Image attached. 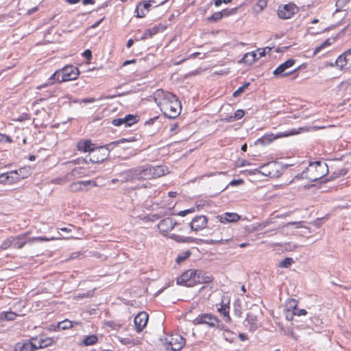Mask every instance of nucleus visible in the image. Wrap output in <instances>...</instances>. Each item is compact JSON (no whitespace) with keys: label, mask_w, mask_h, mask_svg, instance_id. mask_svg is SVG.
Listing matches in <instances>:
<instances>
[{"label":"nucleus","mask_w":351,"mask_h":351,"mask_svg":"<svg viewBox=\"0 0 351 351\" xmlns=\"http://www.w3.org/2000/svg\"><path fill=\"white\" fill-rule=\"evenodd\" d=\"M73 326L72 322L68 319L60 322L57 326L58 329L66 330Z\"/></svg>","instance_id":"39"},{"label":"nucleus","mask_w":351,"mask_h":351,"mask_svg":"<svg viewBox=\"0 0 351 351\" xmlns=\"http://www.w3.org/2000/svg\"><path fill=\"white\" fill-rule=\"evenodd\" d=\"M59 78H61L60 71L59 70H57L54 73H53L50 76V77L47 80V81L45 83L37 86V89L40 90L42 88L51 86L54 84L56 82H58V79Z\"/></svg>","instance_id":"23"},{"label":"nucleus","mask_w":351,"mask_h":351,"mask_svg":"<svg viewBox=\"0 0 351 351\" xmlns=\"http://www.w3.org/2000/svg\"><path fill=\"white\" fill-rule=\"evenodd\" d=\"M193 212H195V208H190V209H187V210L180 211L179 213H178V215L182 216V217H184L187 214L191 213H193Z\"/></svg>","instance_id":"51"},{"label":"nucleus","mask_w":351,"mask_h":351,"mask_svg":"<svg viewBox=\"0 0 351 351\" xmlns=\"http://www.w3.org/2000/svg\"><path fill=\"white\" fill-rule=\"evenodd\" d=\"M60 238L59 237H32V238H29L28 239V242H30V243H32V242H34V241H54V240H57V239H59Z\"/></svg>","instance_id":"36"},{"label":"nucleus","mask_w":351,"mask_h":351,"mask_svg":"<svg viewBox=\"0 0 351 351\" xmlns=\"http://www.w3.org/2000/svg\"><path fill=\"white\" fill-rule=\"evenodd\" d=\"M153 178L162 176L168 173V169L165 166L152 167Z\"/></svg>","instance_id":"31"},{"label":"nucleus","mask_w":351,"mask_h":351,"mask_svg":"<svg viewBox=\"0 0 351 351\" xmlns=\"http://www.w3.org/2000/svg\"><path fill=\"white\" fill-rule=\"evenodd\" d=\"M308 131H309V129L307 128H300L298 130L293 129L289 132H280V133H278L276 134H267L263 136L261 138H258L257 140L256 143L264 145L271 143L274 140L280 138L287 137L289 136L300 134L302 132H308Z\"/></svg>","instance_id":"4"},{"label":"nucleus","mask_w":351,"mask_h":351,"mask_svg":"<svg viewBox=\"0 0 351 351\" xmlns=\"http://www.w3.org/2000/svg\"><path fill=\"white\" fill-rule=\"evenodd\" d=\"M348 61L345 55H341L338 57L336 60V66L340 69H348L349 66H348Z\"/></svg>","instance_id":"33"},{"label":"nucleus","mask_w":351,"mask_h":351,"mask_svg":"<svg viewBox=\"0 0 351 351\" xmlns=\"http://www.w3.org/2000/svg\"><path fill=\"white\" fill-rule=\"evenodd\" d=\"M77 147L79 151L84 152H89V154L95 148L90 140L82 141L77 143Z\"/></svg>","instance_id":"25"},{"label":"nucleus","mask_w":351,"mask_h":351,"mask_svg":"<svg viewBox=\"0 0 351 351\" xmlns=\"http://www.w3.org/2000/svg\"><path fill=\"white\" fill-rule=\"evenodd\" d=\"M257 60V53H256L255 51H252L245 53L243 58L240 60L239 62L251 65Z\"/></svg>","instance_id":"26"},{"label":"nucleus","mask_w":351,"mask_h":351,"mask_svg":"<svg viewBox=\"0 0 351 351\" xmlns=\"http://www.w3.org/2000/svg\"><path fill=\"white\" fill-rule=\"evenodd\" d=\"M224 14H228L226 10H223L222 12H217L213 14L212 16L208 19V20L209 21L216 22L218 20L221 19Z\"/></svg>","instance_id":"35"},{"label":"nucleus","mask_w":351,"mask_h":351,"mask_svg":"<svg viewBox=\"0 0 351 351\" xmlns=\"http://www.w3.org/2000/svg\"><path fill=\"white\" fill-rule=\"evenodd\" d=\"M217 218L221 223L236 222L240 219V216L234 213H226L221 215L217 216Z\"/></svg>","instance_id":"21"},{"label":"nucleus","mask_w":351,"mask_h":351,"mask_svg":"<svg viewBox=\"0 0 351 351\" xmlns=\"http://www.w3.org/2000/svg\"><path fill=\"white\" fill-rule=\"evenodd\" d=\"M223 335L225 339L229 342H232L235 339V335L229 330H226L225 332H223Z\"/></svg>","instance_id":"41"},{"label":"nucleus","mask_w":351,"mask_h":351,"mask_svg":"<svg viewBox=\"0 0 351 351\" xmlns=\"http://www.w3.org/2000/svg\"><path fill=\"white\" fill-rule=\"evenodd\" d=\"M71 174L75 177H82L86 176V170L84 167H76L73 169Z\"/></svg>","instance_id":"38"},{"label":"nucleus","mask_w":351,"mask_h":351,"mask_svg":"<svg viewBox=\"0 0 351 351\" xmlns=\"http://www.w3.org/2000/svg\"><path fill=\"white\" fill-rule=\"evenodd\" d=\"M176 225L177 222L173 219L167 217L160 221L158 224V228L160 232L163 236H167L169 238L178 243H192L196 241V239L190 237H184L176 234H168Z\"/></svg>","instance_id":"2"},{"label":"nucleus","mask_w":351,"mask_h":351,"mask_svg":"<svg viewBox=\"0 0 351 351\" xmlns=\"http://www.w3.org/2000/svg\"><path fill=\"white\" fill-rule=\"evenodd\" d=\"M218 312L223 316L224 321L226 322H230L231 321V318L229 315L230 310V301L228 300L227 302H224L223 300L221 302V307L219 308Z\"/></svg>","instance_id":"22"},{"label":"nucleus","mask_w":351,"mask_h":351,"mask_svg":"<svg viewBox=\"0 0 351 351\" xmlns=\"http://www.w3.org/2000/svg\"><path fill=\"white\" fill-rule=\"evenodd\" d=\"M190 255V252H186L184 256H178L176 259L178 263H181L184 261L186 258H188Z\"/></svg>","instance_id":"54"},{"label":"nucleus","mask_w":351,"mask_h":351,"mask_svg":"<svg viewBox=\"0 0 351 351\" xmlns=\"http://www.w3.org/2000/svg\"><path fill=\"white\" fill-rule=\"evenodd\" d=\"M294 226L296 228H300V223H298V222H290V223H286L285 225H284L282 226V228H288L290 226Z\"/></svg>","instance_id":"52"},{"label":"nucleus","mask_w":351,"mask_h":351,"mask_svg":"<svg viewBox=\"0 0 351 351\" xmlns=\"http://www.w3.org/2000/svg\"><path fill=\"white\" fill-rule=\"evenodd\" d=\"M12 172L14 173V176L17 177V182L21 179L27 178L28 176L30 174L29 169L26 167L12 171Z\"/></svg>","instance_id":"30"},{"label":"nucleus","mask_w":351,"mask_h":351,"mask_svg":"<svg viewBox=\"0 0 351 351\" xmlns=\"http://www.w3.org/2000/svg\"><path fill=\"white\" fill-rule=\"evenodd\" d=\"M69 187L71 191L75 192L82 190V186L80 181L71 184Z\"/></svg>","instance_id":"42"},{"label":"nucleus","mask_w":351,"mask_h":351,"mask_svg":"<svg viewBox=\"0 0 351 351\" xmlns=\"http://www.w3.org/2000/svg\"><path fill=\"white\" fill-rule=\"evenodd\" d=\"M328 173V166L324 162H314L309 165L301 173L302 179H307L311 182H315Z\"/></svg>","instance_id":"3"},{"label":"nucleus","mask_w":351,"mask_h":351,"mask_svg":"<svg viewBox=\"0 0 351 351\" xmlns=\"http://www.w3.org/2000/svg\"><path fill=\"white\" fill-rule=\"evenodd\" d=\"M295 60L293 59H289L284 63L279 65L273 72L274 75L278 77H284L291 74L295 70L290 71Z\"/></svg>","instance_id":"6"},{"label":"nucleus","mask_w":351,"mask_h":351,"mask_svg":"<svg viewBox=\"0 0 351 351\" xmlns=\"http://www.w3.org/2000/svg\"><path fill=\"white\" fill-rule=\"evenodd\" d=\"M12 243H13V239H12V237H10L3 241L0 247L2 250H5V249L10 247L12 245Z\"/></svg>","instance_id":"43"},{"label":"nucleus","mask_w":351,"mask_h":351,"mask_svg":"<svg viewBox=\"0 0 351 351\" xmlns=\"http://www.w3.org/2000/svg\"><path fill=\"white\" fill-rule=\"evenodd\" d=\"M59 71L61 78L58 79V82L75 80L80 74L78 69L71 65L66 66Z\"/></svg>","instance_id":"5"},{"label":"nucleus","mask_w":351,"mask_h":351,"mask_svg":"<svg viewBox=\"0 0 351 351\" xmlns=\"http://www.w3.org/2000/svg\"><path fill=\"white\" fill-rule=\"evenodd\" d=\"M246 322L250 326V330L252 331L255 330L260 326L257 317L251 313L247 315Z\"/></svg>","instance_id":"28"},{"label":"nucleus","mask_w":351,"mask_h":351,"mask_svg":"<svg viewBox=\"0 0 351 351\" xmlns=\"http://www.w3.org/2000/svg\"><path fill=\"white\" fill-rule=\"evenodd\" d=\"M156 31L155 29H153V32H152V31H151V30H149V29H147V30L144 32L143 35L141 37V38H140V39H141V40H145V39H147V38H148L152 37V34H156Z\"/></svg>","instance_id":"47"},{"label":"nucleus","mask_w":351,"mask_h":351,"mask_svg":"<svg viewBox=\"0 0 351 351\" xmlns=\"http://www.w3.org/2000/svg\"><path fill=\"white\" fill-rule=\"evenodd\" d=\"M38 337L32 338V341H25L23 343H19L15 346L16 351H34L37 350L36 343L32 341H37Z\"/></svg>","instance_id":"16"},{"label":"nucleus","mask_w":351,"mask_h":351,"mask_svg":"<svg viewBox=\"0 0 351 351\" xmlns=\"http://www.w3.org/2000/svg\"><path fill=\"white\" fill-rule=\"evenodd\" d=\"M215 326L219 328L220 330H223V332H225V330H226V329H225L223 324H219V322Z\"/></svg>","instance_id":"63"},{"label":"nucleus","mask_w":351,"mask_h":351,"mask_svg":"<svg viewBox=\"0 0 351 351\" xmlns=\"http://www.w3.org/2000/svg\"><path fill=\"white\" fill-rule=\"evenodd\" d=\"M293 263V260L291 258H285L283 261L280 262L278 266L280 267H289Z\"/></svg>","instance_id":"40"},{"label":"nucleus","mask_w":351,"mask_h":351,"mask_svg":"<svg viewBox=\"0 0 351 351\" xmlns=\"http://www.w3.org/2000/svg\"><path fill=\"white\" fill-rule=\"evenodd\" d=\"M154 97L155 102L167 117L175 119L180 114V102L173 94L158 89Z\"/></svg>","instance_id":"1"},{"label":"nucleus","mask_w":351,"mask_h":351,"mask_svg":"<svg viewBox=\"0 0 351 351\" xmlns=\"http://www.w3.org/2000/svg\"><path fill=\"white\" fill-rule=\"evenodd\" d=\"M26 235L27 234H23L15 237H12V239H13V246L18 249L22 248L28 241L26 239Z\"/></svg>","instance_id":"27"},{"label":"nucleus","mask_w":351,"mask_h":351,"mask_svg":"<svg viewBox=\"0 0 351 351\" xmlns=\"http://www.w3.org/2000/svg\"><path fill=\"white\" fill-rule=\"evenodd\" d=\"M331 45H332V42H330V38L326 39L324 43H322L321 45H319L315 49L313 54L315 55V54L318 53L322 49H324V48H326Z\"/></svg>","instance_id":"37"},{"label":"nucleus","mask_w":351,"mask_h":351,"mask_svg":"<svg viewBox=\"0 0 351 351\" xmlns=\"http://www.w3.org/2000/svg\"><path fill=\"white\" fill-rule=\"evenodd\" d=\"M271 49L267 47L265 49H258L256 53H257L258 60L261 57L264 56L267 52L270 51Z\"/></svg>","instance_id":"46"},{"label":"nucleus","mask_w":351,"mask_h":351,"mask_svg":"<svg viewBox=\"0 0 351 351\" xmlns=\"http://www.w3.org/2000/svg\"><path fill=\"white\" fill-rule=\"evenodd\" d=\"M195 274L196 270L189 269L177 279V283L178 285H183L187 287H192L195 285Z\"/></svg>","instance_id":"9"},{"label":"nucleus","mask_w":351,"mask_h":351,"mask_svg":"<svg viewBox=\"0 0 351 351\" xmlns=\"http://www.w3.org/2000/svg\"><path fill=\"white\" fill-rule=\"evenodd\" d=\"M54 343V339L51 337H43L41 336L36 343L37 349L44 348L52 345Z\"/></svg>","instance_id":"29"},{"label":"nucleus","mask_w":351,"mask_h":351,"mask_svg":"<svg viewBox=\"0 0 351 351\" xmlns=\"http://www.w3.org/2000/svg\"><path fill=\"white\" fill-rule=\"evenodd\" d=\"M110 182L112 183V184L118 183L119 184H121V180H120V177L119 178H114V179H112L110 181Z\"/></svg>","instance_id":"61"},{"label":"nucleus","mask_w":351,"mask_h":351,"mask_svg":"<svg viewBox=\"0 0 351 351\" xmlns=\"http://www.w3.org/2000/svg\"><path fill=\"white\" fill-rule=\"evenodd\" d=\"M298 11V7L293 3L280 5L278 10V15L282 19L291 18Z\"/></svg>","instance_id":"7"},{"label":"nucleus","mask_w":351,"mask_h":351,"mask_svg":"<svg viewBox=\"0 0 351 351\" xmlns=\"http://www.w3.org/2000/svg\"><path fill=\"white\" fill-rule=\"evenodd\" d=\"M84 56H85V58L88 60H90L92 57V54H91V51L89 49H86L84 52Z\"/></svg>","instance_id":"56"},{"label":"nucleus","mask_w":351,"mask_h":351,"mask_svg":"<svg viewBox=\"0 0 351 351\" xmlns=\"http://www.w3.org/2000/svg\"><path fill=\"white\" fill-rule=\"evenodd\" d=\"M12 141L9 136L0 133V142L11 143Z\"/></svg>","instance_id":"48"},{"label":"nucleus","mask_w":351,"mask_h":351,"mask_svg":"<svg viewBox=\"0 0 351 351\" xmlns=\"http://www.w3.org/2000/svg\"><path fill=\"white\" fill-rule=\"evenodd\" d=\"M136 122V117L128 114L124 118H118L115 119L112 121V124L115 126H120L121 125H125V126H130L133 123Z\"/></svg>","instance_id":"19"},{"label":"nucleus","mask_w":351,"mask_h":351,"mask_svg":"<svg viewBox=\"0 0 351 351\" xmlns=\"http://www.w3.org/2000/svg\"><path fill=\"white\" fill-rule=\"evenodd\" d=\"M104 18H102L101 20L97 21L95 23H94L93 25H91V28H95L97 27L99 24L100 23L104 20Z\"/></svg>","instance_id":"62"},{"label":"nucleus","mask_w":351,"mask_h":351,"mask_svg":"<svg viewBox=\"0 0 351 351\" xmlns=\"http://www.w3.org/2000/svg\"><path fill=\"white\" fill-rule=\"evenodd\" d=\"M73 164H81V163H83V162H85V163H87L88 161H87V158H84V159H77L76 160H73L71 162Z\"/></svg>","instance_id":"57"},{"label":"nucleus","mask_w":351,"mask_h":351,"mask_svg":"<svg viewBox=\"0 0 351 351\" xmlns=\"http://www.w3.org/2000/svg\"><path fill=\"white\" fill-rule=\"evenodd\" d=\"M286 335L290 336L291 337L295 339H297L296 337H295L294 335V333L292 330H288L287 332H286Z\"/></svg>","instance_id":"58"},{"label":"nucleus","mask_w":351,"mask_h":351,"mask_svg":"<svg viewBox=\"0 0 351 351\" xmlns=\"http://www.w3.org/2000/svg\"><path fill=\"white\" fill-rule=\"evenodd\" d=\"M95 1L94 0H83V4L87 5V4H94Z\"/></svg>","instance_id":"59"},{"label":"nucleus","mask_w":351,"mask_h":351,"mask_svg":"<svg viewBox=\"0 0 351 351\" xmlns=\"http://www.w3.org/2000/svg\"><path fill=\"white\" fill-rule=\"evenodd\" d=\"M151 6L149 2H145L139 4L136 8V16L138 18H142L145 15V10H147Z\"/></svg>","instance_id":"32"},{"label":"nucleus","mask_w":351,"mask_h":351,"mask_svg":"<svg viewBox=\"0 0 351 351\" xmlns=\"http://www.w3.org/2000/svg\"><path fill=\"white\" fill-rule=\"evenodd\" d=\"M244 116V111L242 110H237L235 112H234V117H230V121H234V120H238V119H241Z\"/></svg>","instance_id":"44"},{"label":"nucleus","mask_w":351,"mask_h":351,"mask_svg":"<svg viewBox=\"0 0 351 351\" xmlns=\"http://www.w3.org/2000/svg\"><path fill=\"white\" fill-rule=\"evenodd\" d=\"M267 5V2L264 0H261L257 3V6L260 8L261 11Z\"/></svg>","instance_id":"55"},{"label":"nucleus","mask_w":351,"mask_h":351,"mask_svg":"<svg viewBox=\"0 0 351 351\" xmlns=\"http://www.w3.org/2000/svg\"><path fill=\"white\" fill-rule=\"evenodd\" d=\"M98 339L96 335H92L86 337L83 340V343L85 346H92L97 343Z\"/></svg>","instance_id":"34"},{"label":"nucleus","mask_w":351,"mask_h":351,"mask_svg":"<svg viewBox=\"0 0 351 351\" xmlns=\"http://www.w3.org/2000/svg\"><path fill=\"white\" fill-rule=\"evenodd\" d=\"M279 165L275 162H269L260 167L259 172L271 178L278 177L279 171L278 170Z\"/></svg>","instance_id":"8"},{"label":"nucleus","mask_w":351,"mask_h":351,"mask_svg":"<svg viewBox=\"0 0 351 351\" xmlns=\"http://www.w3.org/2000/svg\"><path fill=\"white\" fill-rule=\"evenodd\" d=\"M38 10V7H34L32 9H29L28 11H27V14H32L33 12H36L37 10Z\"/></svg>","instance_id":"60"},{"label":"nucleus","mask_w":351,"mask_h":351,"mask_svg":"<svg viewBox=\"0 0 351 351\" xmlns=\"http://www.w3.org/2000/svg\"><path fill=\"white\" fill-rule=\"evenodd\" d=\"M107 156V151L103 147H95L88 155V160L93 163L103 162Z\"/></svg>","instance_id":"10"},{"label":"nucleus","mask_w":351,"mask_h":351,"mask_svg":"<svg viewBox=\"0 0 351 351\" xmlns=\"http://www.w3.org/2000/svg\"><path fill=\"white\" fill-rule=\"evenodd\" d=\"M293 314L298 315H304L306 314V311L305 309L298 310L297 308L293 310Z\"/></svg>","instance_id":"53"},{"label":"nucleus","mask_w":351,"mask_h":351,"mask_svg":"<svg viewBox=\"0 0 351 351\" xmlns=\"http://www.w3.org/2000/svg\"><path fill=\"white\" fill-rule=\"evenodd\" d=\"M185 339L180 335L175 334L170 337L168 341V346L173 351L180 350L185 345Z\"/></svg>","instance_id":"11"},{"label":"nucleus","mask_w":351,"mask_h":351,"mask_svg":"<svg viewBox=\"0 0 351 351\" xmlns=\"http://www.w3.org/2000/svg\"><path fill=\"white\" fill-rule=\"evenodd\" d=\"M148 318V314L144 311H142L136 315L134 322L137 332H141L146 326Z\"/></svg>","instance_id":"14"},{"label":"nucleus","mask_w":351,"mask_h":351,"mask_svg":"<svg viewBox=\"0 0 351 351\" xmlns=\"http://www.w3.org/2000/svg\"><path fill=\"white\" fill-rule=\"evenodd\" d=\"M24 306L25 305H24L23 302L20 301V302L16 303L13 306V308H14V311H8V312L4 313L5 319H6L8 321H12V320H14L17 316L24 315L25 313L23 312L22 310L19 309V308L21 306L24 307Z\"/></svg>","instance_id":"13"},{"label":"nucleus","mask_w":351,"mask_h":351,"mask_svg":"<svg viewBox=\"0 0 351 351\" xmlns=\"http://www.w3.org/2000/svg\"><path fill=\"white\" fill-rule=\"evenodd\" d=\"M250 85L249 82L245 83L242 86L239 87L236 91L234 92L233 96L238 97L241 93H243Z\"/></svg>","instance_id":"45"},{"label":"nucleus","mask_w":351,"mask_h":351,"mask_svg":"<svg viewBox=\"0 0 351 351\" xmlns=\"http://www.w3.org/2000/svg\"><path fill=\"white\" fill-rule=\"evenodd\" d=\"M119 177H120L121 184L138 180L136 169L135 168L122 172L119 175Z\"/></svg>","instance_id":"17"},{"label":"nucleus","mask_w":351,"mask_h":351,"mask_svg":"<svg viewBox=\"0 0 351 351\" xmlns=\"http://www.w3.org/2000/svg\"><path fill=\"white\" fill-rule=\"evenodd\" d=\"M195 322L197 324H205L211 327H215L219 322L216 317L213 316L210 314H203L199 315L195 319Z\"/></svg>","instance_id":"12"},{"label":"nucleus","mask_w":351,"mask_h":351,"mask_svg":"<svg viewBox=\"0 0 351 351\" xmlns=\"http://www.w3.org/2000/svg\"><path fill=\"white\" fill-rule=\"evenodd\" d=\"M133 43H134V41H133V40H132V39H130V40H128V43H127V44H126L127 47H128V48L131 47L132 46Z\"/></svg>","instance_id":"64"},{"label":"nucleus","mask_w":351,"mask_h":351,"mask_svg":"<svg viewBox=\"0 0 351 351\" xmlns=\"http://www.w3.org/2000/svg\"><path fill=\"white\" fill-rule=\"evenodd\" d=\"M228 241H229L228 239H225V240H223V239H221V240H213V239H211L209 241H207V243H209V244H218V243L225 244V243H227Z\"/></svg>","instance_id":"49"},{"label":"nucleus","mask_w":351,"mask_h":351,"mask_svg":"<svg viewBox=\"0 0 351 351\" xmlns=\"http://www.w3.org/2000/svg\"><path fill=\"white\" fill-rule=\"evenodd\" d=\"M119 341L123 345L134 344V340L128 338H122Z\"/></svg>","instance_id":"50"},{"label":"nucleus","mask_w":351,"mask_h":351,"mask_svg":"<svg viewBox=\"0 0 351 351\" xmlns=\"http://www.w3.org/2000/svg\"><path fill=\"white\" fill-rule=\"evenodd\" d=\"M17 182V177L12 171L0 175V184H14Z\"/></svg>","instance_id":"24"},{"label":"nucleus","mask_w":351,"mask_h":351,"mask_svg":"<svg viewBox=\"0 0 351 351\" xmlns=\"http://www.w3.org/2000/svg\"><path fill=\"white\" fill-rule=\"evenodd\" d=\"M138 180H147L153 178L152 168L151 166L136 168Z\"/></svg>","instance_id":"18"},{"label":"nucleus","mask_w":351,"mask_h":351,"mask_svg":"<svg viewBox=\"0 0 351 351\" xmlns=\"http://www.w3.org/2000/svg\"><path fill=\"white\" fill-rule=\"evenodd\" d=\"M207 222L208 220L205 216H197L190 223L191 229L194 231L201 230L206 226Z\"/></svg>","instance_id":"15"},{"label":"nucleus","mask_w":351,"mask_h":351,"mask_svg":"<svg viewBox=\"0 0 351 351\" xmlns=\"http://www.w3.org/2000/svg\"><path fill=\"white\" fill-rule=\"evenodd\" d=\"M213 280V276L202 270H196L195 277V285L202 283H209Z\"/></svg>","instance_id":"20"}]
</instances>
